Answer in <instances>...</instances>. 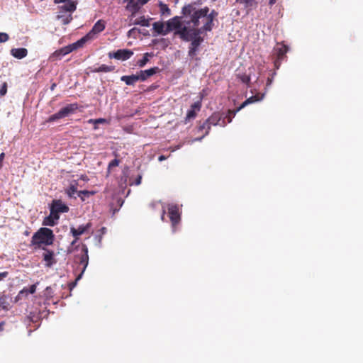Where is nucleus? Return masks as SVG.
Returning a JSON list of instances; mask_svg holds the SVG:
<instances>
[{
    "mask_svg": "<svg viewBox=\"0 0 363 363\" xmlns=\"http://www.w3.org/2000/svg\"><path fill=\"white\" fill-rule=\"evenodd\" d=\"M1 328H2V325L0 324V330H1Z\"/></svg>",
    "mask_w": 363,
    "mask_h": 363,
    "instance_id": "nucleus-63",
    "label": "nucleus"
},
{
    "mask_svg": "<svg viewBox=\"0 0 363 363\" xmlns=\"http://www.w3.org/2000/svg\"><path fill=\"white\" fill-rule=\"evenodd\" d=\"M180 39L184 42H190L189 45L188 56L194 58L199 52V48L204 41L203 34L199 30H191L190 26H184V28L177 32Z\"/></svg>",
    "mask_w": 363,
    "mask_h": 363,
    "instance_id": "nucleus-3",
    "label": "nucleus"
},
{
    "mask_svg": "<svg viewBox=\"0 0 363 363\" xmlns=\"http://www.w3.org/2000/svg\"><path fill=\"white\" fill-rule=\"evenodd\" d=\"M57 18L61 21V23L63 25H67L72 21V16L71 13L66 14V13H64L63 11H59Z\"/></svg>",
    "mask_w": 363,
    "mask_h": 363,
    "instance_id": "nucleus-22",
    "label": "nucleus"
},
{
    "mask_svg": "<svg viewBox=\"0 0 363 363\" xmlns=\"http://www.w3.org/2000/svg\"><path fill=\"white\" fill-rule=\"evenodd\" d=\"M55 86H56V84H52V86H51V87H50V88H51V89H52V90H54V89H55Z\"/></svg>",
    "mask_w": 363,
    "mask_h": 363,
    "instance_id": "nucleus-60",
    "label": "nucleus"
},
{
    "mask_svg": "<svg viewBox=\"0 0 363 363\" xmlns=\"http://www.w3.org/2000/svg\"><path fill=\"white\" fill-rule=\"evenodd\" d=\"M115 69L114 66H108L106 65H101L99 67L96 68L94 72H110Z\"/></svg>",
    "mask_w": 363,
    "mask_h": 363,
    "instance_id": "nucleus-25",
    "label": "nucleus"
},
{
    "mask_svg": "<svg viewBox=\"0 0 363 363\" xmlns=\"http://www.w3.org/2000/svg\"><path fill=\"white\" fill-rule=\"evenodd\" d=\"M275 74H276V72H274V73L272 74V78H269H269L267 79V86H269L272 84V80H273V77H274V76Z\"/></svg>",
    "mask_w": 363,
    "mask_h": 363,
    "instance_id": "nucleus-48",
    "label": "nucleus"
},
{
    "mask_svg": "<svg viewBox=\"0 0 363 363\" xmlns=\"http://www.w3.org/2000/svg\"><path fill=\"white\" fill-rule=\"evenodd\" d=\"M50 289V287L47 286L46 290L48 291V290H49Z\"/></svg>",
    "mask_w": 363,
    "mask_h": 363,
    "instance_id": "nucleus-61",
    "label": "nucleus"
},
{
    "mask_svg": "<svg viewBox=\"0 0 363 363\" xmlns=\"http://www.w3.org/2000/svg\"><path fill=\"white\" fill-rule=\"evenodd\" d=\"M206 122L204 121L201 125H200L198 128H197V132H201L203 131L206 127Z\"/></svg>",
    "mask_w": 363,
    "mask_h": 363,
    "instance_id": "nucleus-45",
    "label": "nucleus"
},
{
    "mask_svg": "<svg viewBox=\"0 0 363 363\" xmlns=\"http://www.w3.org/2000/svg\"><path fill=\"white\" fill-rule=\"evenodd\" d=\"M196 111L194 110V109H189L188 111H187V113H186V118H185V122L186 123L187 121H190L191 119H193L196 117Z\"/></svg>",
    "mask_w": 363,
    "mask_h": 363,
    "instance_id": "nucleus-33",
    "label": "nucleus"
},
{
    "mask_svg": "<svg viewBox=\"0 0 363 363\" xmlns=\"http://www.w3.org/2000/svg\"><path fill=\"white\" fill-rule=\"evenodd\" d=\"M45 252L43 254V259L46 262V266L48 267H52L56 263L54 258V252L52 250L45 249Z\"/></svg>",
    "mask_w": 363,
    "mask_h": 363,
    "instance_id": "nucleus-18",
    "label": "nucleus"
},
{
    "mask_svg": "<svg viewBox=\"0 0 363 363\" xmlns=\"http://www.w3.org/2000/svg\"><path fill=\"white\" fill-rule=\"evenodd\" d=\"M9 303L7 302V298L5 296H0V308L3 309H6Z\"/></svg>",
    "mask_w": 363,
    "mask_h": 363,
    "instance_id": "nucleus-35",
    "label": "nucleus"
},
{
    "mask_svg": "<svg viewBox=\"0 0 363 363\" xmlns=\"http://www.w3.org/2000/svg\"><path fill=\"white\" fill-rule=\"evenodd\" d=\"M56 224H57V222H55L50 216H46L43 221V225H45V226L52 227V226L55 225Z\"/></svg>",
    "mask_w": 363,
    "mask_h": 363,
    "instance_id": "nucleus-30",
    "label": "nucleus"
},
{
    "mask_svg": "<svg viewBox=\"0 0 363 363\" xmlns=\"http://www.w3.org/2000/svg\"><path fill=\"white\" fill-rule=\"evenodd\" d=\"M152 28L155 31L154 36H157L158 35H166L168 33L166 31V26L165 23L162 21H157L152 24Z\"/></svg>",
    "mask_w": 363,
    "mask_h": 363,
    "instance_id": "nucleus-14",
    "label": "nucleus"
},
{
    "mask_svg": "<svg viewBox=\"0 0 363 363\" xmlns=\"http://www.w3.org/2000/svg\"><path fill=\"white\" fill-rule=\"evenodd\" d=\"M75 261L79 264L83 265V267L81 273L77 277L75 281L71 284V289L74 288L76 286L77 282L82 279L83 274L89 264L88 247L85 244L82 245L80 253L75 255Z\"/></svg>",
    "mask_w": 363,
    "mask_h": 363,
    "instance_id": "nucleus-5",
    "label": "nucleus"
},
{
    "mask_svg": "<svg viewBox=\"0 0 363 363\" xmlns=\"http://www.w3.org/2000/svg\"><path fill=\"white\" fill-rule=\"evenodd\" d=\"M191 109H194V110H196V111H199L200 108H201V103L197 101V102H195L191 106Z\"/></svg>",
    "mask_w": 363,
    "mask_h": 363,
    "instance_id": "nucleus-43",
    "label": "nucleus"
},
{
    "mask_svg": "<svg viewBox=\"0 0 363 363\" xmlns=\"http://www.w3.org/2000/svg\"><path fill=\"white\" fill-rule=\"evenodd\" d=\"M158 72H160V68L158 67H154L148 69L140 70L137 73L138 74L140 81L145 82L147 78L153 76Z\"/></svg>",
    "mask_w": 363,
    "mask_h": 363,
    "instance_id": "nucleus-12",
    "label": "nucleus"
},
{
    "mask_svg": "<svg viewBox=\"0 0 363 363\" xmlns=\"http://www.w3.org/2000/svg\"><path fill=\"white\" fill-rule=\"evenodd\" d=\"M260 99L256 96H252L246 99L237 109L228 110L227 113L225 112H214L210 117H208L205 121L207 124L211 125H219L225 127L227 123H231L233 118L236 113L242 108L245 107L247 105L259 101Z\"/></svg>",
    "mask_w": 363,
    "mask_h": 363,
    "instance_id": "nucleus-2",
    "label": "nucleus"
},
{
    "mask_svg": "<svg viewBox=\"0 0 363 363\" xmlns=\"http://www.w3.org/2000/svg\"><path fill=\"white\" fill-rule=\"evenodd\" d=\"M150 206H151L152 207H154V203H151V204H150Z\"/></svg>",
    "mask_w": 363,
    "mask_h": 363,
    "instance_id": "nucleus-62",
    "label": "nucleus"
},
{
    "mask_svg": "<svg viewBox=\"0 0 363 363\" xmlns=\"http://www.w3.org/2000/svg\"><path fill=\"white\" fill-rule=\"evenodd\" d=\"M7 92V84L6 83H4L0 88V96H4Z\"/></svg>",
    "mask_w": 363,
    "mask_h": 363,
    "instance_id": "nucleus-41",
    "label": "nucleus"
},
{
    "mask_svg": "<svg viewBox=\"0 0 363 363\" xmlns=\"http://www.w3.org/2000/svg\"><path fill=\"white\" fill-rule=\"evenodd\" d=\"M150 56V54L149 53H145L143 56V57L138 60L137 64L140 67H143L145 66V65L149 61V58L148 57Z\"/></svg>",
    "mask_w": 363,
    "mask_h": 363,
    "instance_id": "nucleus-31",
    "label": "nucleus"
},
{
    "mask_svg": "<svg viewBox=\"0 0 363 363\" xmlns=\"http://www.w3.org/2000/svg\"><path fill=\"white\" fill-rule=\"evenodd\" d=\"M276 2H277V0H269V4L270 6H272V5H274Z\"/></svg>",
    "mask_w": 363,
    "mask_h": 363,
    "instance_id": "nucleus-55",
    "label": "nucleus"
},
{
    "mask_svg": "<svg viewBox=\"0 0 363 363\" xmlns=\"http://www.w3.org/2000/svg\"><path fill=\"white\" fill-rule=\"evenodd\" d=\"M89 122L90 123H94V125H97L99 123H106L107 121H106V119L100 118L95 119V120L91 119V120H89Z\"/></svg>",
    "mask_w": 363,
    "mask_h": 363,
    "instance_id": "nucleus-40",
    "label": "nucleus"
},
{
    "mask_svg": "<svg viewBox=\"0 0 363 363\" xmlns=\"http://www.w3.org/2000/svg\"><path fill=\"white\" fill-rule=\"evenodd\" d=\"M138 4H139V6L141 7L142 6L145 5L147 2V0H135Z\"/></svg>",
    "mask_w": 363,
    "mask_h": 363,
    "instance_id": "nucleus-51",
    "label": "nucleus"
},
{
    "mask_svg": "<svg viewBox=\"0 0 363 363\" xmlns=\"http://www.w3.org/2000/svg\"><path fill=\"white\" fill-rule=\"evenodd\" d=\"M50 208L57 213H67L69 207L60 199H54L50 205Z\"/></svg>",
    "mask_w": 363,
    "mask_h": 363,
    "instance_id": "nucleus-11",
    "label": "nucleus"
},
{
    "mask_svg": "<svg viewBox=\"0 0 363 363\" xmlns=\"http://www.w3.org/2000/svg\"><path fill=\"white\" fill-rule=\"evenodd\" d=\"M182 18V16H174V17L170 18L169 20H168L165 23L166 31L169 33L172 30H175L174 35L179 36V34L177 33V32L179 30H181L184 26H184L182 25V21H181Z\"/></svg>",
    "mask_w": 363,
    "mask_h": 363,
    "instance_id": "nucleus-7",
    "label": "nucleus"
},
{
    "mask_svg": "<svg viewBox=\"0 0 363 363\" xmlns=\"http://www.w3.org/2000/svg\"><path fill=\"white\" fill-rule=\"evenodd\" d=\"M151 18H146L144 16H140V18L135 19L132 24L133 25H140L141 26L149 27L150 26V21Z\"/></svg>",
    "mask_w": 363,
    "mask_h": 363,
    "instance_id": "nucleus-23",
    "label": "nucleus"
},
{
    "mask_svg": "<svg viewBox=\"0 0 363 363\" xmlns=\"http://www.w3.org/2000/svg\"><path fill=\"white\" fill-rule=\"evenodd\" d=\"M159 6L160 9V13L163 16H169L171 15V10L168 6L162 2H160Z\"/></svg>",
    "mask_w": 363,
    "mask_h": 363,
    "instance_id": "nucleus-27",
    "label": "nucleus"
},
{
    "mask_svg": "<svg viewBox=\"0 0 363 363\" xmlns=\"http://www.w3.org/2000/svg\"><path fill=\"white\" fill-rule=\"evenodd\" d=\"M119 162L120 161L118 159H114L111 160L108 165V170L110 171L111 168L117 167L119 164Z\"/></svg>",
    "mask_w": 363,
    "mask_h": 363,
    "instance_id": "nucleus-39",
    "label": "nucleus"
},
{
    "mask_svg": "<svg viewBox=\"0 0 363 363\" xmlns=\"http://www.w3.org/2000/svg\"><path fill=\"white\" fill-rule=\"evenodd\" d=\"M127 2L126 9L131 12V17H134L140 9V6L135 0H124Z\"/></svg>",
    "mask_w": 363,
    "mask_h": 363,
    "instance_id": "nucleus-16",
    "label": "nucleus"
},
{
    "mask_svg": "<svg viewBox=\"0 0 363 363\" xmlns=\"http://www.w3.org/2000/svg\"><path fill=\"white\" fill-rule=\"evenodd\" d=\"M211 125L210 124L206 125V127L204 129L205 130V133H204L205 135H208L210 130H211Z\"/></svg>",
    "mask_w": 363,
    "mask_h": 363,
    "instance_id": "nucleus-49",
    "label": "nucleus"
},
{
    "mask_svg": "<svg viewBox=\"0 0 363 363\" xmlns=\"http://www.w3.org/2000/svg\"><path fill=\"white\" fill-rule=\"evenodd\" d=\"M164 214H165V211L163 210V212H162V216H161L162 220H164Z\"/></svg>",
    "mask_w": 363,
    "mask_h": 363,
    "instance_id": "nucleus-59",
    "label": "nucleus"
},
{
    "mask_svg": "<svg viewBox=\"0 0 363 363\" xmlns=\"http://www.w3.org/2000/svg\"><path fill=\"white\" fill-rule=\"evenodd\" d=\"M167 159V157L164 156V155H160L159 157H158V160L160 162H162L163 160H165Z\"/></svg>",
    "mask_w": 363,
    "mask_h": 363,
    "instance_id": "nucleus-54",
    "label": "nucleus"
},
{
    "mask_svg": "<svg viewBox=\"0 0 363 363\" xmlns=\"http://www.w3.org/2000/svg\"><path fill=\"white\" fill-rule=\"evenodd\" d=\"M236 2L242 4L246 9H252L255 5V0H236Z\"/></svg>",
    "mask_w": 363,
    "mask_h": 363,
    "instance_id": "nucleus-28",
    "label": "nucleus"
},
{
    "mask_svg": "<svg viewBox=\"0 0 363 363\" xmlns=\"http://www.w3.org/2000/svg\"><path fill=\"white\" fill-rule=\"evenodd\" d=\"M143 33L144 35H149V33H148V31H147V30H145V31H143V32H142V31H141V33Z\"/></svg>",
    "mask_w": 363,
    "mask_h": 363,
    "instance_id": "nucleus-58",
    "label": "nucleus"
},
{
    "mask_svg": "<svg viewBox=\"0 0 363 363\" xmlns=\"http://www.w3.org/2000/svg\"><path fill=\"white\" fill-rule=\"evenodd\" d=\"M218 13L215 11L214 9L211 10V11H207V16L208 18V23L207 22L206 24L208 26H210L211 25L212 27L213 28L214 26V20L216 19V18L218 16Z\"/></svg>",
    "mask_w": 363,
    "mask_h": 363,
    "instance_id": "nucleus-24",
    "label": "nucleus"
},
{
    "mask_svg": "<svg viewBox=\"0 0 363 363\" xmlns=\"http://www.w3.org/2000/svg\"><path fill=\"white\" fill-rule=\"evenodd\" d=\"M70 53V51L67 46H65L59 50H55L50 57L52 61L61 60L62 57Z\"/></svg>",
    "mask_w": 363,
    "mask_h": 363,
    "instance_id": "nucleus-15",
    "label": "nucleus"
},
{
    "mask_svg": "<svg viewBox=\"0 0 363 363\" xmlns=\"http://www.w3.org/2000/svg\"><path fill=\"white\" fill-rule=\"evenodd\" d=\"M206 135H205L204 134L201 136V137H199V138H196L192 140V143H194L196 141H201Z\"/></svg>",
    "mask_w": 363,
    "mask_h": 363,
    "instance_id": "nucleus-52",
    "label": "nucleus"
},
{
    "mask_svg": "<svg viewBox=\"0 0 363 363\" xmlns=\"http://www.w3.org/2000/svg\"><path fill=\"white\" fill-rule=\"evenodd\" d=\"M73 1V0H54V3L55 4H62V3H69Z\"/></svg>",
    "mask_w": 363,
    "mask_h": 363,
    "instance_id": "nucleus-46",
    "label": "nucleus"
},
{
    "mask_svg": "<svg viewBox=\"0 0 363 363\" xmlns=\"http://www.w3.org/2000/svg\"><path fill=\"white\" fill-rule=\"evenodd\" d=\"M55 235L51 229L40 228L32 236L31 243L33 245L40 246L41 244L50 245L53 243Z\"/></svg>",
    "mask_w": 363,
    "mask_h": 363,
    "instance_id": "nucleus-4",
    "label": "nucleus"
},
{
    "mask_svg": "<svg viewBox=\"0 0 363 363\" xmlns=\"http://www.w3.org/2000/svg\"><path fill=\"white\" fill-rule=\"evenodd\" d=\"M287 51H288V48L284 45H282L281 47L278 48L277 53H278L279 57V58L283 57V56L287 52Z\"/></svg>",
    "mask_w": 363,
    "mask_h": 363,
    "instance_id": "nucleus-34",
    "label": "nucleus"
},
{
    "mask_svg": "<svg viewBox=\"0 0 363 363\" xmlns=\"http://www.w3.org/2000/svg\"><path fill=\"white\" fill-rule=\"evenodd\" d=\"M11 55L14 57L21 60L27 56L28 50L24 48H12L11 50Z\"/></svg>",
    "mask_w": 363,
    "mask_h": 363,
    "instance_id": "nucleus-20",
    "label": "nucleus"
},
{
    "mask_svg": "<svg viewBox=\"0 0 363 363\" xmlns=\"http://www.w3.org/2000/svg\"><path fill=\"white\" fill-rule=\"evenodd\" d=\"M30 292L27 287H24L22 290L19 291L18 296H27Z\"/></svg>",
    "mask_w": 363,
    "mask_h": 363,
    "instance_id": "nucleus-42",
    "label": "nucleus"
},
{
    "mask_svg": "<svg viewBox=\"0 0 363 363\" xmlns=\"http://www.w3.org/2000/svg\"><path fill=\"white\" fill-rule=\"evenodd\" d=\"M141 33V30L139 28H131L130 30H128V32L127 33V36L128 38H137L136 34L137 33Z\"/></svg>",
    "mask_w": 363,
    "mask_h": 363,
    "instance_id": "nucleus-32",
    "label": "nucleus"
},
{
    "mask_svg": "<svg viewBox=\"0 0 363 363\" xmlns=\"http://www.w3.org/2000/svg\"><path fill=\"white\" fill-rule=\"evenodd\" d=\"M133 55V52L128 49H119L116 52H109L108 57L110 59L114 58L118 60H127L131 57Z\"/></svg>",
    "mask_w": 363,
    "mask_h": 363,
    "instance_id": "nucleus-9",
    "label": "nucleus"
},
{
    "mask_svg": "<svg viewBox=\"0 0 363 363\" xmlns=\"http://www.w3.org/2000/svg\"><path fill=\"white\" fill-rule=\"evenodd\" d=\"M105 28V23L102 20H99L93 26L92 29L86 34V38L90 40L94 38L96 34L102 32Z\"/></svg>",
    "mask_w": 363,
    "mask_h": 363,
    "instance_id": "nucleus-13",
    "label": "nucleus"
},
{
    "mask_svg": "<svg viewBox=\"0 0 363 363\" xmlns=\"http://www.w3.org/2000/svg\"><path fill=\"white\" fill-rule=\"evenodd\" d=\"M94 194V191H90L87 190L79 191L78 196L81 198L82 201H84L85 198H89L90 196Z\"/></svg>",
    "mask_w": 363,
    "mask_h": 363,
    "instance_id": "nucleus-29",
    "label": "nucleus"
},
{
    "mask_svg": "<svg viewBox=\"0 0 363 363\" xmlns=\"http://www.w3.org/2000/svg\"><path fill=\"white\" fill-rule=\"evenodd\" d=\"M50 216H51V218L55 221L57 222L59 219H60V213H57L55 211H53V210L52 208H50Z\"/></svg>",
    "mask_w": 363,
    "mask_h": 363,
    "instance_id": "nucleus-38",
    "label": "nucleus"
},
{
    "mask_svg": "<svg viewBox=\"0 0 363 363\" xmlns=\"http://www.w3.org/2000/svg\"><path fill=\"white\" fill-rule=\"evenodd\" d=\"M121 80L124 82L126 85L134 86L135 84L140 81L138 73L132 75H124L121 77Z\"/></svg>",
    "mask_w": 363,
    "mask_h": 363,
    "instance_id": "nucleus-19",
    "label": "nucleus"
},
{
    "mask_svg": "<svg viewBox=\"0 0 363 363\" xmlns=\"http://www.w3.org/2000/svg\"><path fill=\"white\" fill-rule=\"evenodd\" d=\"M207 11H209V8L207 6L198 9L191 4L185 5L182 9L183 16L188 18L184 21V26H190L191 30H199L202 33L211 31L212 26L206 24L207 22L208 23Z\"/></svg>",
    "mask_w": 363,
    "mask_h": 363,
    "instance_id": "nucleus-1",
    "label": "nucleus"
},
{
    "mask_svg": "<svg viewBox=\"0 0 363 363\" xmlns=\"http://www.w3.org/2000/svg\"><path fill=\"white\" fill-rule=\"evenodd\" d=\"M38 284V282H37L36 284H34L30 286L28 288V291L30 292V294H34L35 292Z\"/></svg>",
    "mask_w": 363,
    "mask_h": 363,
    "instance_id": "nucleus-44",
    "label": "nucleus"
},
{
    "mask_svg": "<svg viewBox=\"0 0 363 363\" xmlns=\"http://www.w3.org/2000/svg\"><path fill=\"white\" fill-rule=\"evenodd\" d=\"M100 230L102 234H105L106 232V228L105 227H102Z\"/></svg>",
    "mask_w": 363,
    "mask_h": 363,
    "instance_id": "nucleus-56",
    "label": "nucleus"
},
{
    "mask_svg": "<svg viewBox=\"0 0 363 363\" xmlns=\"http://www.w3.org/2000/svg\"><path fill=\"white\" fill-rule=\"evenodd\" d=\"M78 109V104L76 103L70 104L67 105L66 106L62 108L58 112L55 114L51 115L48 119V122H53L57 121L60 118H63L67 117L72 114H73L75 111Z\"/></svg>",
    "mask_w": 363,
    "mask_h": 363,
    "instance_id": "nucleus-6",
    "label": "nucleus"
},
{
    "mask_svg": "<svg viewBox=\"0 0 363 363\" xmlns=\"http://www.w3.org/2000/svg\"><path fill=\"white\" fill-rule=\"evenodd\" d=\"M90 39L89 38H86V35L82 37L81 39L78 40L74 43L69 44L67 45L70 52H72L74 50H76L80 48H82L84 45Z\"/></svg>",
    "mask_w": 363,
    "mask_h": 363,
    "instance_id": "nucleus-17",
    "label": "nucleus"
},
{
    "mask_svg": "<svg viewBox=\"0 0 363 363\" xmlns=\"http://www.w3.org/2000/svg\"><path fill=\"white\" fill-rule=\"evenodd\" d=\"M238 77L240 79V81L244 84H248L250 82V77L249 75H247V74L240 75L239 74Z\"/></svg>",
    "mask_w": 363,
    "mask_h": 363,
    "instance_id": "nucleus-36",
    "label": "nucleus"
},
{
    "mask_svg": "<svg viewBox=\"0 0 363 363\" xmlns=\"http://www.w3.org/2000/svg\"><path fill=\"white\" fill-rule=\"evenodd\" d=\"M4 157H5V154L4 152H1L0 154V167H1V165H2V162L4 159Z\"/></svg>",
    "mask_w": 363,
    "mask_h": 363,
    "instance_id": "nucleus-53",
    "label": "nucleus"
},
{
    "mask_svg": "<svg viewBox=\"0 0 363 363\" xmlns=\"http://www.w3.org/2000/svg\"><path fill=\"white\" fill-rule=\"evenodd\" d=\"M78 240L79 239L74 238V240L71 242V245L74 246L76 244V242H77Z\"/></svg>",
    "mask_w": 363,
    "mask_h": 363,
    "instance_id": "nucleus-57",
    "label": "nucleus"
},
{
    "mask_svg": "<svg viewBox=\"0 0 363 363\" xmlns=\"http://www.w3.org/2000/svg\"><path fill=\"white\" fill-rule=\"evenodd\" d=\"M168 213L172 225V230L174 232L176 225L180 221V213L178 206L172 203L169 204Z\"/></svg>",
    "mask_w": 363,
    "mask_h": 363,
    "instance_id": "nucleus-8",
    "label": "nucleus"
},
{
    "mask_svg": "<svg viewBox=\"0 0 363 363\" xmlns=\"http://www.w3.org/2000/svg\"><path fill=\"white\" fill-rule=\"evenodd\" d=\"M77 5V1H71L69 3H65V4L60 6V11H63L64 13L69 12L72 14V12L76 11Z\"/></svg>",
    "mask_w": 363,
    "mask_h": 363,
    "instance_id": "nucleus-21",
    "label": "nucleus"
},
{
    "mask_svg": "<svg viewBox=\"0 0 363 363\" xmlns=\"http://www.w3.org/2000/svg\"><path fill=\"white\" fill-rule=\"evenodd\" d=\"M78 191L76 184H71L70 186L66 189V193L69 198H76L75 194H78Z\"/></svg>",
    "mask_w": 363,
    "mask_h": 363,
    "instance_id": "nucleus-26",
    "label": "nucleus"
},
{
    "mask_svg": "<svg viewBox=\"0 0 363 363\" xmlns=\"http://www.w3.org/2000/svg\"><path fill=\"white\" fill-rule=\"evenodd\" d=\"M91 227V223L90 222L87 223L85 225H80L77 228L74 227L70 228V233L72 235L76 238L79 239V237L84 233H87Z\"/></svg>",
    "mask_w": 363,
    "mask_h": 363,
    "instance_id": "nucleus-10",
    "label": "nucleus"
},
{
    "mask_svg": "<svg viewBox=\"0 0 363 363\" xmlns=\"http://www.w3.org/2000/svg\"><path fill=\"white\" fill-rule=\"evenodd\" d=\"M141 181H142V175L141 174H139L137 177V179H135V185H140L141 184Z\"/></svg>",
    "mask_w": 363,
    "mask_h": 363,
    "instance_id": "nucleus-47",
    "label": "nucleus"
},
{
    "mask_svg": "<svg viewBox=\"0 0 363 363\" xmlns=\"http://www.w3.org/2000/svg\"><path fill=\"white\" fill-rule=\"evenodd\" d=\"M9 40V35L6 33L0 32V43H5Z\"/></svg>",
    "mask_w": 363,
    "mask_h": 363,
    "instance_id": "nucleus-37",
    "label": "nucleus"
},
{
    "mask_svg": "<svg viewBox=\"0 0 363 363\" xmlns=\"http://www.w3.org/2000/svg\"><path fill=\"white\" fill-rule=\"evenodd\" d=\"M8 275L7 272H0V281L3 280L4 278H6Z\"/></svg>",
    "mask_w": 363,
    "mask_h": 363,
    "instance_id": "nucleus-50",
    "label": "nucleus"
}]
</instances>
